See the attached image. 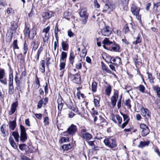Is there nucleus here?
<instances>
[{
    "label": "nucleus",
    "mask_w": 160,
    "mask_h": 160,
    "mask_svg": "<svg viewBox=\"0 0 160 160\" xmlns=\"http://www.w3.org/2000/svg\"><path fill=\"white\" fill-rule=\"evenodd\" d=\"M103 143L105 146L112 148L117 146L115 139L111 137H106L103 140Z\"/></svg>",
    "instance_id": "obj_1"
},
{
    "label": "nucleus",
    "mask_w": 160,
    "mask_h": 160,
    "mask_svg": "<svg viewBox=\"0 0 160 160\" xmlns=\"http://www.w3.org/2000/svg\"><path fill=\"white\" fill-rule=\"evenodd\" d=\"M115 8V7L112 3L108 2L105 4L102 11L103 13H110V12H112Z\"/></svg>",
    "instance_id": "obj_2"
},
{
    "label": "nucleus",
    "mask_w": 160,
    "mask_h": 160,
    "mask_svg": "<svg viewBox=\"0 0 160 160\" xmlns=\"http://www.w3.org/2000/svg\"><path fill=\"white\" fill-rule=\"evenodd\" d=\"M77 126L74 125L72 124L71 126L68 128L67 131L63 132L64 136H67V134L69 135H73L77 132Z\"/></svg>",
    "instance_id": "obj_3"
},
{
    "label": "nucleus",
    "mask_w": 160,
    "mask_h": 160,
    "mask_svg": "<svg viewBox=\"0 0 160 160\" xmlns=\"http://www.w3.org/2000/svg\"><path fill=\"white\" fill-rule=\"evenodd\" d=\"M50 27L49 26L45 28L42 30V33H45L43 35H42L41 36L43 39V42L44 44L48 43L49 38L48 36V33L50 30Z\"/></svg>",
    "instance_id": "obj_4"
},
{
    "label": "nucleus",
    "mask_w": 160,
    "mask_h": 160,
    "mask_svg": "<svg viewBox=\"0 0 160 160\" xmlns=\"http://www.w3.org/2000/svg\"><path fill=\"white\" fill-rule=\"evenodd\" d=\"M140 128L141 130V135L142 137H145L149 133L150 130L146 124H141Z\"/></svg>",
    "instance_id": "obj_5"
},
{
    "label": "nucleus",
    "mask_w": 160,
    "mask_h": 160,
    "mask_svg": "<svg viewBox=\"0 0 160 160\" xmlns=\"http://www.w3.org/2000/svg\"><path fill=\"white\" fill-rule=\"evenodd\" d=\"M69 79L75 83H79L80 82V76L78 74L74 75L70 74L68 75Z\"/></svg>",
    "instance_id": "obj_6"
},
{
    "label": "nucleus",
    "mask_w": 160,
    "mask_h": 160,
    "mask_svg": "<svg viewBox=\"0 0 160 160\" xmlns=\"http://www.w3.org/2000/svg\"><path fill=\"white\" fill-rule=\"evenodd\" d=\"M20 129L21 130L20 139L22 142H23L27 139L26 131L25 128L22 125H20Z\"/></svg>",
    "instance_id": "obj_7"
},
{
    "label": "nucleus",
    "mask_w": 160,
    "mask_h": 160,
    "mask_svg": "<svg viewBox=\"0 0 160 160\" xmlns=\"http://www.w3.org/2000/svg\"><path fill=\"white\" fill-rule=\"evenodd\" d=\"M131 11L133 14L136 16L138 20L141 19V16L139 15L140 11L139 8L136 6L133 5L131 8Z\"/></svg>",
    "instance_id": "obj_8"
},
{
    "label": "nucleus",
    "mask_w": 160,
    "mask_h": 160,
    "mask_svg": "<svg viewBox=\"0 0 160 160\" xmlns=\"http://www.w3.org/2000/svg\"><path fill=\"white\" fill-rule=\"evenodd\" d=\"M0 82L4 85H7V80L5 76V70L3 69H0Z\"/></svg>",
    "instance_id": "obj_9"
},
{
    "label": "nucleus",
    "mask_w": 160,
    "mask_h": 160,
    "mask_svg": "<svg viewBox=\"0 0 160 160\" xmlns=\"http://www.w3.org/2000/svg\"><path fill=\"white\" fill-rule=\"evenodd\" d=\"M102 34L105 36H109L112 32V29L108 26H106L101 30Z\"/></svg>",
    "instance_id": "obj_10"
},
{
    "label": "nucleus",
    "mask_w": 160,
    "mask_h": 160,
    "mask_svg": "<svg viewBox=\"0 0 160 160\" xmlns=\"http://www.w3.org/2000/svg\"><path fill=\"white\" fill-rule=\"evenodd\" d=\"M141 114L145 117L146 119H148L150 118L151 112L147 108L142 107L140 109Z\"/></svg>",
    "instance_id": "obj_11"
},
{
    "label": "nucleus",
    "mask_w": 160,
    "mask_h": 160,
    "mask_svg": "<svg viewBox=\"0 0 160 160\" xmlns=\"http://www.w3.org/2000/svg\"><path fill=\"white\" fill-rule=\"evenodd\" d=\"M111 118L115 123H118V125L122 123V118L118 115H114L113 114H112Z\"/></svg>",
    "instance_id": "obj_12"
},
{
    "label": "nucleus",
    "mask_w": 160,
    "mask_h": 160,
    "mask_svg": "<svg viewBox=\"0 0 160 160\" xmlns=\"http://www.w3.org/2000/svg\"><path fill=\"white\" fill-rule=\"evenodd\" d=\"M81 133L82 137L84 139L89 140L92 138V136L89 132H87L85 129H82Z\"/></svg>",
    "instance_id": "obj_13"
},
{
    "label": "nucleus",
    "mask_w": 160,
    "mask_h": 160,
    "mask_svg": "<svg viewBox=\"0 0 160 160\" xmlns=\"http://www.w3.org/2000/svg\"><path fill=\"white\" fill-rule=\"evenodd\" d=\"M133 29V24L131 22L128 23L125 25L123 29V31L125 33H127Z\"/></svg>",
    "instance_id": "obj_14"
},
{
    "label": "nucleus",
    "mask_w": 160,
    "mask_h": 160,
    "mask_svg": "<svg viewBox=\"0 0 160 160\" xmlns=\"http://www.w3.org/2000/svg\"><path fill=\"white\" fill-rule=\"evenodd\" d=\"M123 117V121L124 122L122 125L121 128H124L128 123L130 120V118L129 116L125 114L121 113Z\"/></svg>",
    "instance_id": "obj_15"
},
{
    "label": "nucleus",
    "mask_w": 160,
    "mask_h": 160,
    "mask_svg": "<svg viewBox=\"0 0 160 160\" xmlns=\"http://www.w3.org/2000/svg\"><path fill=\"white\" fill-rule=\"evenodd\" d=\"M54 12L52 11L44 12L42 14V16L44 19H48L53 16Z\"/></svg>",
    "instance_id": "obj_16"
},
{
    "label": "nucleus",
    "mask_w": 160,
    "mask_h": 160,
    "mask_svg": "<svg viewBox=\"0 0 160 160\" xmlns=\"http://www.w3.org/2000/svg\"><path fill=\"white\" fill-rule=\"evenodd\" d=\"M18 102H16L12 103L11 105V109L9 112V115H12L13 114L16 110L18 107Z\"/></svg>",
    "instance_id": "obj_17"
},
{
    "label": "nucleus",
    "mask_w": 160,
    "mask_h": 160,
    "mask_svg": "<svg viewBox=\"0 0 160 160\" xmlns=\"http://www.w3.org/2000/svg\"><path fill=\"white\" fill-rule=\"evenodd\" d=\"M111 60L113 62H111L110 63L113 64L116 66L118 67L121 63V58L118 57H116L115 58H111Z\"/></svg>",
    "instance_id": "obj_18"
},
{
    "label": "nucleus",
    "mask_w": 160,
    "mask_h": 160,
    "mask_svg": "<svg viewBox=\"0 0 160 160\" xmlns=\"http://www.w3.org/2000/svg\"><path fill=\"white\" fill-rule=\"evenodd\" d=\"M118 94L117 92H114L113 96L111 97V101L112 105L113 106H115L116 103L117 99L118 98Z\"/></svg>",
    "instance_id": "obj_19"
},
{
    "label": "nucleus",
    "mask_w": 160,
    "mask_h": 160,
    "mask_svg": "<svg viewBox=\"0 0 160 160\" xmlns=\"http://www.w3.org/2000/svg\"><path fill=\"white\" fill-rule=\"evenodd\" d=\"M80 16L81 18L88 17V14L87 13V10L85 8H81L79 12Z\"/></svg>",
    "instance_id": "obj_20"
},
{
    "label": "nucleus",
    "mask_w": 160,
    "mask_h": 160,
    "mask_svg": "<svg viewBox=\"0 0 160 160\" xmlns=\"http://www.w3.org/2000/svg\"><path fill=\"white\" fill-rule=\"evenodd\" d=\"M102 43L103 44V48L107 49V48L106 46V45H109L112 43V41H110L109 39L107 38H105V39L102 41Z\"/></svg>",
    "instance_id": "obj_21"
},
{
    "label": "nucleus",
    "mask_w": 160,
    "mask_h": 160,
    "mask_svg": "<svg viewBox=\"0 0 160 160\" xmlns=\"http://www.w3.org/2000/svg\"><path fill=\"white\" fill-rule=\"evenodd\" d=\"M61 45L63 51H67L68 50L69 45L67 39L66 41H62L61 43Z\"/></svg>",
    "instance_id": "obj_22"
},
{
    "label": "nucleus",
    "mask_w": 160,
    "mask_h": 160,
    "mask_svg": "<svg viewBox=\"0 0 160 160\" xmlns=\"http://www.w3.org/2000/svg\"><path fill=\"white\" fill-rule=\"evenodd\" d=\"M17 27L18 25L14 21H12L11 22L10 29L12 31V34L16 32Z\"/></svg>",
    "instance_id": "obj_23"
},
{
    "label": "nucleus",
    "mask_w": 160,
    "mask_h": 160,
    "mask_svg": "<svg viewBox=\"0 0 160 160\" xmlns=\"http://www.w3.org/2000/svg\"><path fill=\"white\" fill-rule=\"evenodd\" d=\"M8 125L9 126V130H13L16 126V121H10L8 122Z\"/></svg>",
    "instance_id": "obj_24"
},
{
    "label": "nucleus",
    "mask_w": 160,
    "mask_h": 160,
    "mask_svg": "<svg viewBox=\"0 0 160 160\" xmlns=\"http://www.w3.org/2000/svg\"><path fill=\"white\" fill-rule=\"evenodd\" d=\"M150 143L149 141H141L140 142L139 144L138 145V147L140 148H143L145 146H148Z\"/></svg>",
    "instance_id": "obj_25"
},
{
    "label": "nucleus",
    "mask_w": 160,
    "mask_h": 160,
    "mask_svg": "<svg viewBox=\"0 0 160 160\" xmlns=\"http://www.w3.org/2000/svg\"><path fill=\"white\" fill-rule=\"evenodd\" d=\"M75 58V55L73 52L71 51L70 53V56L69 57V61L70 63L73 64Z\"/></svg>",
    "instance_id": "obj_26"
},
{
    "label": "nucleus",
    "mask_w": 160,
    "mask_h": 160,
    "mask_svg": "<svg viewBox=\"0 0 160 160\" xmlns=\"http://www.w3.org/2000/svg\"><path fill=\"white\" fill-rule=\"evenodd\" d=\"M63 102L61 97L58 98L57 102L58 103V109H59V108H60L61 109L62 108L63 105Z\"/></svg>",
    "instance_id": "obj_27"
},
{
    "label": "nucleus",
    "mask_w": 160,
    "mask_h": 160,
    "mask_svg": "<svg viewBox=\"0 0 160 160\" xmlns=\"http://www.w3.org/2000/svg\"><path fill=\"white\" fill-rule=\"evenodd\" d=\"M37 34L36 31L34 29H32L30 33L28 35L30 39H32L34 38Z\"/></svg>",
    "instance_id": "obj_28"
},
{
    "label": "nucleus",
    "mask_w": 160,
    "mask_h": 160,
    "mask_svg": "<svg viewBox=\"0 0 160 160\" xmlns=\"http://www.w3.org/2000/svg\"><path fill=\"white\" fill-rule=\"evenodd\" d=\"M100 98L98 97H96L94 99V104L95 107H99L100 106L99 102Z\"/></svg>",
    "instance_id": "obj_29"
},
{
    "label": "nucleus",
    "mask_w": 160,
    "mask_h": 160,
    "mask_svg": "<svg viewBox=\"0 0 160 160\" xmlns=\"http://www.w3.org/2000/svg\"><path fill=\"white\" fill-rule=\"evenodd\" d=\"M120 49V46L117 43L114 44L112 47L111 50L114 52H118Z\"/></svg>",
    "instance_id": "obj_30"
},
{
    "label": "nucleus",
    "mask_w": 160,
    "mask_h": 160,
    "mask_svg": "<svg viewBox=\"0 0 160 160\" xmlns=\"http://www.w3.org/2000/svg\"><path fill=\"white\" fill-rule=\"evenodd\" d=\"M9 140L11 146L14 148H16L17 147V146L16 143L14 142L13 138L10 136L9 138Z\"/></svg>",
    "instance_id": "obj_31"
},
{
    "label": "nucleus",
    "mask_w": 160,
    "mask_h": 160,
    "mask_svg": "<svg viewBox=\"0 0 160 160\" xmlns=\"http://www.w3.org/2000/svg\"><path fill=\"white\" fill-rule=\"evenodd\" d=\"M102 69L103 71H105L109 73H111V71L109 69L108 67L107 66H106L104 64L102 63Z\"/></svg>",
    "instance_id": "obj_32"
},
{
    "label": "nucleus",
    "mask_w": 160,
    "mask_h": 160,
    "mask_svg": "<svg viewBox=\"0 0 160 160\" xmlns=\"http://www.w3.org/2000/svg\"><path fill=\"white\" fill-rule=\"evenodd\" d=\"M69 108L71 109L72 111L77 113L78 114H80V113L78 110V108L76 107H73V105H70Z\"/></svg>",
    "instance_id": "obj_33"
},
{
    "label": "nucleus",
    "mask_w": 160,
    "mask_h": 160,
    "mask_svg": "<svg viewBox=\"0 0 160 160\" xmlns=\"http://www.w3.org/2000/svg\"><path fill=\"white\" fill-rule=\"evenodd\" d=\"M54 33L55 34V37L56 39H57L58 38H59L58 37V32L60 31L58 29V23H57L54 28Z\"/></svg>",
    "instance_id": "obj_34"
},
{
    "label": "nucleus",
    "mask_w": 160,
    "mask_h": 160,
    "mask_svg": "<svg viewBox=\"0 0 160 160\" xmlns=\"http://www.w3.org/2000/svg\"><path fill=\"white\" fill-rule=\"evenodd\" d=\"M12 135L14 137L16 141L18 142L19 141V135L18 132L16 131L13 132L12 133Z\"/></svg>",
    "instance_id": "obj_35"
},
{
    "label": "nucleus",
    "mask_w": 160,
    "mask_h": 160,
    "mask_svg": "<svg viewBox=\"0 0 160 160\" xmlns=\"http://www.w3.org/2000/svg\"><path fill=\"white\" fill-rule=\"evenodd\" d=\"M153 90H155L157 95L158 98H160V88L158 86H156L153 88Z\"/></svg>",
    "instance_id": "obj_36"
},
{
    "label": "nucleus",
    "mask_w": 160,
    "mask_h": 160,
    "mask_svg": "<svg viewBox=\"0 0 160 160\" xmlns=\"http://www.w3.org/2000/svg\"><path fill=\"white\" fill-rule=\"evenodd\" d=\"M62 148L65 151H67L71 149L72 148L71 145L70 144L63 145L62 146Z\"/></svg>",
    "instance_id": "obj_37"
},
{
    "label": "nucleus",
    "mask_w": 160,
    "mask_h": 160,
    "mask_svg": "<svg viewBox=\"0 0 160 160\" xmlns=\"http://www.w3.org/2000/svg\"><path fill=\"white\" fill-rule=\"evenodd\" d=\"M147 73L150 82L152 83H154V82L153 80L154 79V78L152 76V74L151 73L147 72Z\"/></svg>",
    "instance_id": "obj_38"
},
{
    "label": "nucleus",
    "mask_w": 160,
    "mask_h": 160,
    "mask_svg": "<svg viewBox=\"0 0 160 160\" xmlns=\"http://www.w3.org/2000/svg\"><path fill=\"white\" fill-rule=\"evenodd\" d=\"M22 50L23 52V54L24 55L26 54L28 50V45L26 43V41H25L24 43L23 46L22 48Z\"/></svg>",
    "instance_id": "obj_39"
},
{
    "label": "nucleus",
    "mask_w": 160,
    "mask_h": 160,
    "mask_svg": "<svg viewBox=\"0 0 160 160\" xmlns=\"http://www.w3.org/2000/svg\"><path fill=\"white\" fill-rule=\"evenodd\" d=\"M67 53L65 52H62L61 54V60L64 61L67 58Z\"/></svg>",
    "instance_id": "obj_40"
},
{
    "label": "nucleus",
    "mask_w": 160,
    "mask_h": 160,
    "mask_svg": "<svg viewBox=\"0 0 160 160\" xmlns=\"http://www.w3.org/2000/svg\"><path fill=\"white\" fill-rule=\"evenodd\" d=\"M141 36L140 34H139L136 38V41L133 42V44H138L140 43L141 42Z\"/></svg>",
    "instance_id": "obj_41"
},
{
    "label": "nucleus",
    "mask_w": 160,
    "mask_h": 160,
    "mask_svg": "<svg viewBox=\"0 0 160 160\" xmlns=\"http://www.w3.org/2000/svg\"><path fill=\"white\" fill-rule=\"evenodd\" d=\"M92 91L93 92L96 91L97 88V83L95 82H93L92 84Z\"/></svg>",
    "instance_id": "obj_42"
},
{
    "label": "nucleus",
    "mask_w": 160,
    "mask_h": 160,
    "mask_svg": "<svg viewBox=\"0 0 160 160\" xmlns=\"http://www.w3.org/2000/svg\"><path fill=\"white\" fill-rule=\"evenodd\" d=\"M136 88L139 89V90L142 93L145 92V88L143 85H140L138 87Z\"/></svg>",
    "instance_id": "obj_43"
},
{
    "label": "nucleus",
    "mask_w": 160,
    "mask_h": 160,
    "mask_svg": "<svg viewBox=\"0 0 160 160\" xmlns=\"http://www.w3.org/2000/svg\"><path fill=\"white\" fill-rule=\"evenodd\" d=\"M8 92L9 94L12 95L14 92L13 86V85H9Z\"/></svg>",
    "instance_id": "obj_44"
},
{
    "label": "nucleus",
    "mask_w": 160,
    "mask_h": 160,
    "mask_svg": "<svg viewBox=\"0 0 160 160\" xmlns=\"http://www.w3.org/2000/svg\"><path fill=\"white\" fill-rule=\"evenodd\" d=\"M87 52V50L86 49L84 48L82 51V52L80 54L81 57H84L86 54Z\"/></svg>",
    "instance_id": "obj_45"
},
{
    "label": "nucleus",
    "mask_w": 160,
    "mask_h": 160,
    "mask_svg": "<svg viewBox=\"0 0 160 160\" xmlns=\"http://www.w3.org/2000/svg\"><path fill=\"white\" fill-rule=\"evenodd\" d=\"M68 141H69V139L68 137H62L59 140V142L61 143Z\"/></svg>",
    "instance_id": "obj_46"
},
{
    "label": "nucleus",
    "mask_w": 160,
    "mask_h": 160,
    "mask_svg": "<svg viewBox=\"0 0 160 160\" xmlns=\"http://www.w3.org/2000/svg\"><path fill=\"white\" fill-rule=\"evenodd\" d=\"M82 61L81 60L77 63L75 65V67L76 68L78 69H80L82 68Z\"/></svg>",
    "instance_id": "obj_47"
},
{
    "label": "nucleus",
    "mask_w": 160,
    "mask_h": 160,
    "mask_svg": "<svg viewBox=\"0 0 160 160\" xmlns=\"http://www.w3.org/2000/svg\"><path fill=\"white\" fill-rule=\"evenodd\" d=\"M5 94V92L2 88H0V98H4Z\"/></svg>",
    "instance_id": "obj_48"
},
{
    "label": "nucleus",
    "mask_w": 160,
    "mask_h": 160,
    "mask_svg": "<svg viewBox=\"0 0 160 160\" xmlns=\"http://www.w3.org/2000/svg\"><path fill=\"white\" fill-rule=\"evenodd\" d=\"M111 91V88L110 86H108L105 90V92L106 94L109 96L110 95Z\"/></svg>",
    "instance_id": "obj_49"
},
{
    "label": "nucleus",
    "mask_w": 160,
    "mask_h": 160,
    "mask_svg": "<svg viewBox=\"0 0 160 160\" xmlns=\"http://www.w3.org/2000/svg\"><path fill=\"white\" fill-rule=\"evenodd\" d=\"M41 64L42 66V67L41 68V69L42 70V72H44L45 71V62L44 61H41Z\"/></svg>",
    "instance_id": "obj_50"
},
{
    "label": "nucleus",
    "mask_w": 160,
    "mask_h": 160,
    "mask_svg": "<svg viewBox=\"0 0 160 160\" xmlns=\"http://www.w3.org/2000/svg\"><path fill=\"white\" fill-rule=\"evenodd\" d=\"M129 0H121L122 5L124 7L127 6Z\"/></svg>",
    "instance_id": "obj_51"
},
{
    "label": "nucleus",
    "mask_w": 160,
    "mask_h": 160,
    "mask_svg": "<svg viewBox=\"0 0 160 160\" xmlns=\"http://www.w3.org/2000/svg\"><path fill=\"white\" fill-rule=\"evenodd\" d=\"M12 46L14 49H18L19 48V47H18L17 45V40H15L13 41Z\"/></svg>",
    "instance_id": "obj_52"
},
{
    "label": "nucleus",
    "mask_w": 160,
    "mask_h": 160,
    "mask_svg": "<svg viewBox=\"0 0 160 160\" xmlns=\"http://www.w3.org/2000/svg\"><path fill=\"white\" fill-rule=\"evenodd\" d=\"M9 85H13V76L12 73L9 75Z\"/></svg>",
    "instance_id": "obj_53"
},
{
    "label": "nucleus",
    "mask_w": 160,
    "mask_h": 160,
    "mask_svg": "<svg viewBox=\"0 0 160 160\" xmlns=\"http://www.w3.org/2000/svg\"><path fill=\"white\" fill-rule=\"evenodd\" d=\"M4 126H5V125H3L0 128V130L2 134V136L3 137L6 136V133L5 131V129L4 128Z\"/></svg>",
    "instance_id": "obj_54"
},
{
    "label": "nucleus",
    "mask_w": 160,
    "mask_h": 160,
    "mask_svg": "<svg viewBox=\"0 0 160 160\" xmlns=\"http://www.w3.org/2000/svg\"><path fill=\"white\" fill-rule=\"evenodd\" d=\"M65 62H61L60 64V70L61 71L62 69L65 68Z\"/></svg>",
    "instance_id": "obj_55"
},
{
    "label": "nucleus",
    "mask_w": 160,
    "mask_h": 160,
    "mask_svg": "<svg viewBox=\"0 0 160 160\" xmlns=\"http://www.w3.org/2000/svg\"><path fill=\"white\" fill-rule=\"evenodd\" d=\"M44 122L46 125H48L49 123V118L48 117H46L44 118Z\"/></svg>",
    "instance_id": "obj_56"
},
{
    "label": "nucleus",
    "mask_w": 160,
    "mask_h": 160,
    "mask_svg": "<svg viewBox=\"0 0 160 160\" xmlns=\"http://www.w3.org/2000/svg\"><path fill=\"white\" fill-rule=\"evenodd\" d=\"M43 104V101L42 99L40 100L38 102L37 107L38 108H40Z\"/></svg>",
    "instance_id": "obj_57"
},
{
    "label": "nucleus",
    "mask_w": 160,
    "mask_h": 160,
    "mask_svg": "<svg viewBox=\"0 0 160 160\" xmlns=\"http://www.w3.org/2000/svg\"><path fill=\"white\" fill-rule=\"evenodd\" d=\"M131 101L129 99H128L126 100V105L128 106V108H131V105L130 104Z\"/></svg>",
    "instance_id": "obj_58"
},
{
    "label": "nucleus",
    "mask_w": 160,
    "mask_h": 160,
    "mask_svg": "<svg viewBox=\"0 0 160 160\" xmlns=\"http://www.w3.org/2000/svg\"><path fill=\"white\" fill-rule=\"evenodd\" d=\"M68 36L70 37H72L74 35V33L71 31V30L68 31Z\"/></svg>",
    "instance_id": "obj_59"
},
{
    "label": "nucleus",
    "mask_w": 160,
    "mask_h": 160,
    "mask_svg": "<svg viewBox=\"0 0 160 160\" xmlns=\"http://www.w3.org/2000/svg\"><path fill=\"white\" fill-rule=\"evenodd\" d=\"M36 117L39 119H41L42 117V114L41 113H35L34 114Z\"/></svg>",
    "instance_id": "obj_60"
},
{
    "label": "nucleus",
    "mask_w": 160,
    "mask_h": 160,
    "mask_svg": "<svg viewBox=\"0 0 160 160\" xmlns=\"http://www.w3.org/2000/svg\"><path fill=\"white\" fill-rule=\"evenodd\" d=\"M20 158L22 160H31L29 158L24 155H21Z\"/></svg>",
    "instance_id": "obj_61"
},
{
    "label": "nucleus",
    "mask_w": 160,
    "mask_h": 160,
    "mask_svg": "<svg viewBox=\"0 0 160 160\" xmlns=\"http://www.w3.org/2000/svg\"><path fill=\"white\" fill-rule=\"evenodd\" d=\"M16 72V75H15V81L16 83L17 84H19V80L18 77L17 76L18 72Z\"/></svg>",
    "instance_id": "obj_62"
},
{
    "label": "nucleus",
    "mask_w": 160,
    "mask_h": 160,
    "mask_svg": "<svg viewBox=\"0 0 160 160\" xmlns=\"http://www.w3.org/2000/svg\"><path fill=\"white\" fill-rule=\"evenodd\" d=\"M77 96L78 98L80 99L81 98H83V97L84 95L83 94L81 93L80 92H78Z\"/></svg>",
    "instance_id": "obj_63"
},
{
    "label": "nucleus",
    "mask_w": 160,
    "mask_h": 160,
    "mask_svg": "<svg viewBox=\"0 0 160 160\" xmlns=\"http://www.w3.org/2000/svg\"><path fill=\"white\" fill-rule=\"evenodd\" d=\"M84 18L82 20V23L83 24H86L87 22V19L88 18V17H83Z\"/></svg>",
    "instance_id": "obj_64"
}]
</instances>
